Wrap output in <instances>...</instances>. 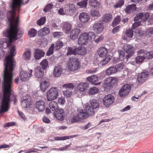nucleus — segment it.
Returning <instances> with one entry per match:
<instances>
[{
    "mask_svg": "<svg viewBox=\"0 0 153 153\" xmlns=\"http://www.w3.org/2000/svg\"><path fill=\"white\" fill-rule=\"evenodd\" d=\"M97 71V68H94L91 69L87 70L86 71V72L87 74H93L96 72Z\"/></svg>",
    "mask_w": 153,
    "mask_h": 153,
    "instance_id": "63",
    "label": "nucleus"
},
{
    "mask_svg": "<svg viewBox=\"0 0 153 153\" xmlns=\"http://www.w3.org/2000/svg\"><path fill=\"white\" fill-rule=\"evenodd\" d=\"M49 85V83L48 81L46 80L42 81L40 85L41 90L43 92H44L45 90L48 87Z\"/></svg>",
    "mask_w": 153,
    "mask_h": 153,
    "instance_id": "37",
    "label": "nucleus"
},
{
    "mask_svg": "<svg viewBox=\"0 0 153 153\" xmlns=\"http://www.w3.org/2000/svg\"><path fill=\"white\" fill-rule=\"evenodd\" d=\"M85 111L88 115L92 116L94 113L95 110L89 105H87L85 107Z\"/></svg>",
    "mask_w": 153,
    "mask_h": 153,
    "instance_id": "34",
    "label": "nucleus"
},
{
    "mask_svg": "<svg viewBox=\"0 0 153 153\" xmlns=\"http://www.w3.org/2000/svg\"><path fill=\"white\" fill-rule=\"evenodd\" d=\"M88 0H82L81 1L77 3V5L82 8H86Z\"/></svg>",
    "mask_w": 153,
    "mask_h": 153,
    "instance_id": "46",
    "label": "nucleus"
},
{
    "mask_svg": "<svg viewBox=\"0 0 153 153\" xmlns=\"http://www.w3.org/2000/svg\"><path fill=\"white\" fill-rule=\"evenodd\" d=\"M46 21V18L45 17L41 18L37 22V25L39 26L44 24Z\"/></svg>",
    "mask_w": 153,
    "mask_h": 153,
    "instance_id": "58",
    "label": "nucleus"
},
{
    "mask_svg": "<svg viewBox=\"0 0 153 153\" xmlns=\"http://www.w3.org/2000/svg\"><path fill=\"white\" fill-rule=\"evenodd\" d=\"M54 48V44H51V46L49 47L48 51H47L46 55L47 56H50L53 54Z\"/></svg>",
    "mask_w": 153,
    "mask_h": 153,
    "instance_id": "51",
    "label": "nucleus"
},
{
    "mask_svg": "<svg viewBox=\"0 0 153 153\" xmlns=\"http://www.w3.org/2000/svg\"><path fill=\"white\" fill-rule=\"evenodd\" d=\"M13 76L4 73L3 82L2 83L3 93L0 91V114L7 111L10 107L11 102L15 104L17 101L16 96L11 94Z\"/></svg>",
    "mask_w": 153,
    "mask_h": 153,
    "instance_id": "1",
    "label": "nucleus"
},
{
    "mask_svg": "<svg viewBox=\"0 0 153 153\" xmlns=\"http://www.w3.org/2000/svg\"><path fill=\"white\" fill-rule=\"evenodd\" d=\"M136 22L132 25V28L133 29H135L136 27L140 26L141 24V22L139 20L138 21H137Z\"/></svg>",
    "mask_w": 153,
    "mask_h": 153,
    "instance_id": "64",
    "label": "nucleus"
},
{
    "mask_svg": "<svg viewBox=\"0 0 153 153\" xmlns=\"http://www.w3.org/2000/svg\"><path fill=\"white\" fill-rule=\"evenodd\" d=\"M131 87L130 85H124L119 91V94L121 97H124L130 92Z\"/></svg>",
    "mask_w": 153,
    "mask_h": 153,
    "instance_id": "10",
    "label": "nucleus"
},
{
    "mask_svg": "<svg viewBox=\"0 0 153 153\" xmlns=\"http://www.w3.org/2000/svg\"><path fill=\"white\" fill-rule=\"evenodd\" d=\"M123 48L124 51L128 54L126 56L127 60L134 54V48L132 45L129 44H125Z\"/></svg>",
    "mask_w": 153,
    "mask_h": 153,
    "instance_id": "9",
    "label": "nucleus"
},
{
    "mask_svg": "<svg viewBox=\"0 0 153 153\" xmlns=\"http://www.w3.org/2000/svg\"><path fill=\"white\" fill-rule=\"evenodd\" d=\"M73 137L72 136H66L63 137H56L55 138V139L56 140H65L67 139H69Z\"/></svg>",
    "mask_w": 153,
    "mask_h": 153,
    "instance_id": "49",
    "label": "nucleus"
},
{
    "mask_svg": "<svg viewBox=\"0 0 153 153\" xmlns=\"http://www.w3.org/2000/svg\"><path fill=\"white\" fill-rule=\"evenodd\" d=\"M117 72L116 67L114 66H111L108 68L105 72L106 75H110Z\"/></svg>",
    "mask_w": 153,
    "mask_h": 153,
    "instance_id": "36",
    "label": "nucleus"
},
{
    "mask_svg": "<svg viewBox=\"0 0 153 153\" xmlns=\"http://www.w3.org/2000/svg\"><path fill=\"white\" fill-rule=\"evenodd\" d=\"M144 59V58L141 56H138L135 58L136 62L137 64L142 63Z\"/></svg>",
    "mask_w": 153,
    "mask_h": 153,
    "instance_id": "50",
    "label": "nucleus"
},
{
    "mask_svg": "<svg viewBox=\"0 0 153 153\" xmlns=\"http://www.w3.org/2000/svg\"><path fill=\"white\" fill-rule=\"evenodd\" d=\"M92 29L97 33H100L104 29V26L102 23L95 22L93 25Z\"/></svg>",
    "mask_w": 153,
    "mask_h": 153,
    "instance_id": "15",
    "label": "nucleus"
},
{
    "mask_svg": "<svg viewBox=\"0 0 153 153\" xmlns=\"http://www.w3.org/2000/svg\"><path fill=\"white\" fill-rule=\"evenodd\" d=\"M98 91V88L95 87H93L90 88L89 93L90 94L94 95L97 93Z\"/></svg>",
    "mask_w": 153,
    "mask_h": 153,
    "instance_id": "52",
    "label": "nucleus"
},
{
    "mask_svg": "<svg viewBox=\"0 0 153 153\" xmlns=\"http://www.w3.org/2000/svg\"><path fill=\"white\" fill-rule=\"evenodd\" d=\"M45 103L43 101L39 100L36 104V108L39 111H42L45 108Z\"/></svg>",
    "mask_w": 153,
    "mask_h": 153,
    "instance_id": "22",
    "label": "nucleus"
},
{
    "mask_svg": "<svg viewBox=\"0 0 153 153\" xmlns=\"http://www.w3.org/2000/svg\"><path fill=\"white\" fill-rule=\"evenodd\" d=\"M149 76V72H142L137 75V81L140 83H143L148 79Z\"/></svg>",
    "mask_w": 153,
    "mask_h": 153,
    "instance_id": "13",
    "label": "nucleus"
},
{
    "mask_svg": "<svg viewBox=\"0 0 153 153\" xmlns=\"http://www.w3.org/2000/svg\"><path fill=\"white\" fill-rule=\"evenodd\" d=\"M136 5L134 4L128 5L125 9V12L127 14H130L136 10Z\"/></svg>",
    "mask_w": 153,
    "mask_h": 153,
    "instance_id": "27",
    "label": "nucleus"
},
{
    "mask_svg": "<svg viewBox=\"0 0 153 153\" xmlns=\"http://www.w3.org/2000/svg\"><path fill=\"white\" fill-rule=\"evenodd\" d=\"M37 33V31L34 28L30 29L28 31V35L30 37H35Z\"/></svg>",
    "mask_w": 153,
    "mask_h": 153,
    "instance_id": "43",
    "label": "nucleus"
},
{
    "mask_svg": "<svg viewBox=\"0 0 153 153\" xmlns=\"http://www.w3.org/2000/svg\"><path fill=\"white\" fill-rule=\"evenodd\" d=\"M74 87V85L72 83H69L63 85L62 87L64 89L63 91L64 95L67 98L70 97L72 94V91Z\"/></svg>",
    "mask_w": 153,
    "mask_h": 153,
    "instance_id": "8",
    "label": "nucleus"
},
{
    "mask_svg": "<svg viewBox=\"0 0 153 153\" xmlns=\"http://www.w3.org/2000/svg\"><path fill=\"white\" fill-rule=\"evenodd\" d=\"M31 74L26 72L24 71H22L20 72L19 76L21 80L24 81L27 80L31 76Z\"/></svg>",
    "mask_w": 153,
    "mask_h": 153,
    "instance_id": "23",
    "label": "nucleus"
},
{
    "mask_svg": "<svg viewBox=\"0 0 153 153\" xmlns=\"http://www.w3.org/2000/svg\"><path fill=\"white\" fill-rule=\"evenodd\" d=\"M76 53L78 55H84L86 53V49L84 47L80 46L75 49Z\"/></svg>",
    "mask_w": 153,
    "mask_h": 153,
    "instance_id": "29",
    "label": "nucleus"
},
{
    "mask_svg": "<svg viewBox=\"0 0 153 153\" xmlns=\"http://www.w3.org/2000/svg\"><path fill=\"white\" fill-rule=\"evenodd\" d=\"M33 102L31 101L29 98L27 99H24L21 102V105L24 108H27L31 105Z\"/></svg>",
    "mask_w": 153,
    "mask_h": 153,
    "instance_id": "35",
    "label": "nucleus"
},
{
    "mask_svg": "<svg viewBox=\"0 0 153 153\" xmlns=\"http://www.w3.org/2000/svg\"><path fill=\"white\" fill-rule=\"evenodd\" d=\"M56 113L54 114L56 118L58 120H63L65 117V114L63 109L60 108L56 110Z\"/></svg>",
    "mask_w": 153,
    "mask_h": 153,
    "instance_id": "17",
    "label": "nucleus"
},
{
    "mask_svg": "<svg viewBox=\"0 0 153 153\" xmlns=\"http://www.w3.org/2000/svg\"><path fill=\"white\" fill-rule=\"evenodd\" d=\"M81 121L78 116V115L74 116L71 120V123H74L75 122H81Z\"/></svg>",
    "mask_w": 153,
    "mask_h": 153,
    "instance_id": "59",
    "label": "nucleus"
},
{
    "mask_svg": "<svg viewBox=\"0 0 153 153\" xmlns=\"http://www.w3.org/2000/svg\"><path fill=\"white\" fill-rule=\"evenodd\" d=\"M80 66V63L78 59L75 57L70 58L67 62L68 69L70 71H74L78 70Z\"/></svg>",
    "mask_w": 153,
    "mask_h": 153,
    "instance_id": "6",
    "label": "nucleus"
},
{
    "mask_svg": "<svg viewBox=\"0 0 153 153\" xmlns=\"http://www.w3.org/2000/svg\"><path fill=\"white\" fill-rule=\"evenodd\" d=\"M124 4V1L123 0H119L114 5L115 8L121 7Z\"/></svg>",
    "mask_w": 153,
    "mask_h": 153,
    "instance_id": "56",
    "label": "nucleus"
},
{
    "mask_svg": "<svg viewBox=\"0 0 153 153\" xmlns=\"http://www.w3.org/2000/svg\"><path fill=\"white\" fill-rule=\"evenodd\" d=\"M15 47L13 46L10 48V55L5 57L4 64V73L12 76V72L14 70L15 62L13 57L16 55Z\"/></svg>",
    "mask_w": 153,
    "mask_h": 153,
    "instance_id": "3",
    "label": "nucleus"
},
{
    "mask_svg": "<svg viewBox=\"0 0 153 153\" xmlns=\"http://www.w3.org/2000/svg\"><path fill=\"white\" fill-rule=\"evenodd\" d=\"M98 79V78L97 76L95 75L91 76L88 77L87 78V80L88 81L95 85H98L100 84V83H96Z\"/></svg>",
    "mask_w": 153,
    "mask_h": 153,
    "instance_id": "32",
    "label": "nucleus"
},
{
    "mask_svg": "<svg viewBox=\"0 0 153 153\" xmlns=\"http://www.w3.org/2000/svg\"><path fill=\"white\" fill-rule=\"evenodd\" d=\"M63 45V42L59 40L57 41L54 46V49L56 50H58L61 48Z\"/></svg>",
    "mask_w": 153,
    "mask_h": 153,
    "instance_id": "45",
    "label": "nucleus"
},
{
    "mask_svg": "<svg viewBox=\"0 0 153 153\" xmlns=\"http://www.w3.org/2000/svg\"><path fill=\"white\" fill-rule=\"evenodd\" d=\"M118 81V78L116 77H111L106 78L104 80V84L106 86L112 87Z\"/></svg>",
    "mask_w": 153,
    "mask_h": 153,
    "instance_id": "12",
    "label": "nucleus"
},
{
    "mask_svg": "<svg viewBox=\"0 0 153 153\" xmlns=\"http://www.w3.org/2000/svg\"><path fill=\"white\" fill-rule=\"evenodd\" d=\"M34 74L36 77L41 78L44 75V70L40 66H37L34 69Z\"/></svg>",
    "mask_w": 153,
    "mask_h": 153,
    "instance_id": "19",
    "label": "nucleus"
},
{
    "mask_svg": "<svg viewBox=\"0 0 153 153\" xmlns=\"http://www.w3.org/2000/svg\"><path fill=\"white\" fill-rule=\"evenodd\" d=\"M67 52L66 53L67 56L71 55H76V51L75 49H73L71 47H69L67 49Z\"/></svg>",
    "mask_w": 153,
    "mask_h": 153,
    "instance_id": "47",
    "label": "nucleus"
},
{
    "mask_svg": "<svg viewBox=\"0 0 153 153\" xmlns=\"http://www.w3.org/2000/svg\"><path fill=\"white\" fill-rule=\"evenodd\" d=\"M66 6L68 8L65 9V12L66 13V14L72 15L75 13L76 8L74 4H67Z\"/></svg>",
    "mask_w": 153,
    "mask_h": 153,
    "instance_id": "16",
    "label": "nucleus"
},
{
    "mask_svg": "<svg viewBox=\"0 0 153 153\" xmlns=\"http://www.w3.org/2000/svg\"><path fill=\"white\" fill-rule=\"evenodd\" d=\"M142 56L144 58V59H151V56H150V52L147 51H145Z\"/></svg>",
    "mask_w": 153,
    "mask_h": 153,
    "instance_id": "60",
    "label": "nucleus"
},
{
    "mask_svg": "<svg viewBox=\"0 0 153 153\" xmlns=\"http://www.w3.org/2000/svg\"><path fill=\"white\" fill-rule=\"evenodd\" d=\"M121 20L120 17L119 16H116L114 18L111 24V25L113 27H115L117 25L119 24Z\"/></svg>",
    "mask_w": 153,
    "mask_h": 153,
    "instance_id": "44",
    "label": "nucleus"
},
{
    "mask_svg": "<svg viewBox=\"0 0 153 153\" xmlns=\"http://www.w3.org/2000/svg\"><path fill=\"white\" fill-rule=\"evenodd\" d=\"M62 72V69L60 67L58 66L55 67L53 71L54 76L55 77H58L60 76Z\"/></svg>",
    "mask_w": 153,
    "mask_h": 153,
    "instance_id": "33",
    "label": "nucleus"
},
{
    "mask_svg": "<svg viewBox=\"0 0 153 153\" xmlns=\"http://www.w3.org/2000/svg\"><path fill=\"white\" fill-rule=\"evenodd\" d=\"M79 18L80 21L82 23L87 22L90 19L89 15L85 12L80 13L79 16Z\"/></svg>",
    "mask_w": 153,
    "mask_h": 153,
    "instance_id": "20",
    "label": "nucleus"
},
{
    "mask_svg": "<svg viewBox=\"0 0 153 153\" xmlns=\"http://www.w3.org/2000/svg\"><path fill=\"white\" fill-rule=\"evenodd\" d=\"M91 107L95 110L98 108L99 104L96 100L93 99L91 100Z\"/></svg>",
    "mask_w": 153,
    "mask_h": 153,
    "instance_id": "42",
    "label": "nucleus"
},
{
    "mask_svg": "<svg viewBox=\"0 0 153 153\" xmlns=\"http://www.w3.org/2000/svg\"><path fill=\"white\" fill-rule=\"evenodd\" d=\"M80 32V30L79 29L75 28L73 29L71 32L70 38L72 39H76L78 36V35Z\"/></svg>",
    "mask_w": 153,
    "mask_h": 153,
    "instance_id": "21",
    "label": "nucleus"
},
{
    "mask_svg": "<svg viewBox=\"0 0 153 153\" xmlns=\"http://www.w3.org/2000/svg\"><path fill=\"white\" fill-rule=\"evenodd\" d=\"M19 17L18 16L16 22L14 21L10 22V26L9 29L4 31L3 34L7 37L9 39L2 38L0 39V46L4 48H6L10 46L13 40L17 39V36L18 35L19 37L21 36V33H18V26L19 24Z\"/></svg>",
    "mask_w": 153,
    "mask_h": 153,
    "instance_id": "2",
    "label": "nucleus"
},
{
    "mask_svg": "<svg viewBox=\"0 0 153 153\" xmlns=\"http://www.w3.org/2000/svg\"><path fill=\"white\" fill-rule=\"evenodd\" d=\"M125 33L126 36L128 37L132 38L133 36V31L131 29H127Z\"/></svg>",
    "mask_w": 153,
    "mask_h": 153,
    "instance_id": "53",
    "label": "nucleus"
},
{
    "mask_svg": "<svg viewBox=\"0 0 153 153\" xmlns=\"http://www.w3.org/2000/svg\"><path fill=\"white\" fill-rule=\"evenodd\" d=\"M89 5L91 7L97 9L100 8L101 6L100 3L97 0H90Z\"/></svg>",
    "mask_w": 153,
    "mask_h": 153,
    "instance_id": "26",
    "label": "nucleus"
},
{
    "mask_svg": "<svg viewBox=\"0 0 153 153\" xmlns=\"http://www.w3.org/2000/svg\"><path fill=\"white\" fill-rule=\"evenodd\" d=\"M112 18V15L111 13H105L102 17V21L105 23H108L111 21Z\"/></svg>",
    "mask_w": 153,
    "mask_h": 153,
    "instance_id": "24",
    "label": "nucleus"
},
{
    "mask_svg": "<svg viewBox=\"0 0 153 153\" xmlns=\"http://www.w3.org/2000/svg\"><path fill=\"white\" fill-rule=\"evenodd\" d=\"M114 99L111 94H108L105 96L103 99L104 105L107 107H109L114 102Z\"/></svg>",
    "mask_w": 153,
    "mask_h": 153,
    "instance_id": "14",
    "label": "nucleus"
},
{
    "mask_svg": "<svg viewBox=\"0 0 153 153\" xmlns=\"http://www.w3.org/2000/svg\"><path fill=\"white\" fill-rule=\"evenodd\" d=\"M94 39H95L94 40L95 42L96 43H98L103 40L104 37L102 35H101L97 37L95 36V38Z\"/></svg>",
    "mask_w": 153,
    "mask_h": 153,
    "instance_id": "57",
    "label": "nucleus"
},
{
    "mask_svg": "<svg viewBox=\"0 0 153 153\" xmlns=\"http://www.w3.org/2000/svg\"><path fill=\"white\" fill-rule=\"evenodd\" d=\"M91 15L93 16H99L100 15V12L95 10H93L91 11Z\"/></svg>",
    "mask_w": 153,
    "mask_h": 153,
    "instance_id": "55",
    "label": "nucleus"
},
{
    "mask_svg": "<svg viewBox=\"0 0 153 153\" xmlns=\"http://www.w3.org/2000/svg\"><path fill=\"white\" fill-rule=\"evenodd\" d=\"M107 53V50L104 47H100L98 50V54L100 57H105Z\"/></svg>",
    "mask_w": 153,
    "mask_h": 153,
    "instance_id": "30",
    "label": "nucleus"
},
{
    "mask_svg": "<svg viewBox=\"0 0 153 153\" xmlns=\"http://www.w3.org/2000/svg\"><path fill=\"white\" fill-rule=\"evenodd\" d=\"M77 115L81 121L82 120L86 119L88 117V114L83 109L80 110Z\"/></svg>",
    "mask_w": 153,
    "mask_h": 153,
    "instance_id": "31",
    "label": "nucleus"
},
{
    "mask_svg": "<svg viewBox=\"0 0 153 153\" xmlns=\"http://www.w3.org/2000/svg\"><path fill=\"white\" fill-rule=\"evenodd\" d=\"M124 66L123 62H122L116 65V68L117 69V71H120L122 70Z\"/></svg>",
    "mask_w": 153,
    "mask_h": 153,
    "instance_id": "61",
    "label": "nucleus"
},
{
    "mask_svg": "<svg viewBox=\"0 0 153 153\" xmlns=\"http://www.w3.org/2000/svg\"><path fill=\"white\" fill-rule=\"evenodd\" d=\"M72 25L71 23L67 22H65L63 23V29L66 30V33L70 31L72 27Z\"/></svg>",
    "mask_w": 153,
    "mask_h": 153,
    "instance_id": "38",
    "label": "nucleus"
},
{
    "mask_svg": "<svg viewBox=\"0 0 153 153\" xmlns=\"http://www.w3.org/2000/svg\"><path fill=\"white\" fill-rule=\"evenodd\" d=\"M49 64L46 59H44L40 63L42 69L45 70L49 67Z\"/></svg>",
    "mask_w": 153,
    "mask_h": 153,
    "instance_id": "40",
    "label": "nucleus"
},
{
    "mask_svg": "<svg viewBox=\"0 0 153 153\" xmlns=\"http://www.w3.org/2000/svg\"><path fill=\"white\" fill-rule=\"evenodd\" d=\"M31 53V52L29 49L26 50L23 55L24 59L25 60H29L30 58Z\"/></svg>",
    "mask_w": 153,
    "mask_h": 153,
    "instance_id": "41",
    "label": "nucleus"
},
{
    "mask_svg": "<svg viewBox=\"0 0 153 153\" xmlns=\"http://www.w3.org/2000/svg\"><path fill=\"white\" fill-rule=\"evenodd\" d=\"M29 0H16L14 4H13L12 7V10L7 12V17L8 21H14L16 22L17 19L15 18L16 9L17 7H18V11L20 10V6L22 4H25L27 3Z\"/></svg>",
    "mask_w": 153,
    "mask_h": 153,
    "instance_id": "4",
    "label": "nucleus"
},
{
    "mask_svg": "<svg viewBox=\"0 0 153 153\" xmlns=\"http://www.w3.org/2000/svg\"><path fill=\"white\" fill-rule=\"evenodd\" d=\"M149 13L148 12L145 13H140L134 17V21L136 22L140 20L142 22H145L149 17Z\"/></svg>",
    "mask_w": 153,
    "mask_h": 153,
    "instance_id": "11",
    "label": "nucleus"
},
{
    "mask_svg": "<svg viewBox=\"0 0 153 153\" xmlns=\"http://www.w3.org/2000/svg\"><path fill=\"white\" fill-rule=\"evenodd\" d=\"M58 91L56 87L50 88L47 94V99L48 101H51L56 99L58 96Z\"/></svg>",
    "mask_w": 153,
    "mask_h": 153,
    "instance_id": "7",
    "label": "nucleus"
},
{
    "mask_svg": "<svg viewBox=\"0 0 153 153\" xmlns=\"http://www.w3.org/2000/svg\"><path fill=\"white\" fill-rule=\"evenodd\" d=\"M45 53L40 49L35 50L34 56L36 60H39L44 56Z\"/></svg>",
    "mask_w": 153,
    "mask_h": 153,
    "instance_id": "18",
    "label": "nucleus"
},
{
    "mask_svg": "<svg viewBox=\"0 0 153 153\" xmlns=\"http://www.w3.org/2000/svg\"><path fill=\"white\" fill-rule=\"evenodd\" d=\"M50 29L46 27H44L38 31L39 36L43 37L46 36L50 32Z\"/></svg>",
    "mask_w": 153,
    "mask_h": 153,
    "instance_id": "25",
    "label": "nucleus"
},
{
    "mask_svg": "<svg viewBox=\"0 0 153 153\" xmlns=\"http://www.w3.org/2000/svg\"><path fill=\"white\" fill-rule=\"evenodd\" d=\"M88 84L86 82H82L79 84L77 86V89L79 91L83 92L88 88Z\"/></svg>",
    "mask_w": 153,
    "mask_h": 153,
    "instance_id": "28",
    "label": "nucleus"
},
{
    "mask_svg": "<svg viewBox=\"0 0 153 153\" xmlns=\"http://www.w3.org/2000/svg\"><path fill=\"white\" fill-rule=\"evenodd\" d=\"M111 59L110 56L106 57L104 59L101 61L100 63V65H103L107 64Z\"/></svg>",
    "mask_w": 153,
    "mask_h": 153,
    "instance_id": "48",
    "label": "nucleus"
},
{
    "mask_svg": "<svg viewBox=\"0 0 153 153\" xmlns=\"http://www.w3.org/2000/svg\"><path fill=\"white\" fill-rule=\"evenodd\" d=\"M53 5L50 3L48 4L44 8L43 11L45 13L50 11L52 8Z\"/></svg>",
    "mask_w": 153,
    "mask_h": 153,
    "instance_id": "54",
    "label": "nucleus"
},
{
    "mask_svg": "<svg viewBox=\"0 0 153 153\" xmlns=\"http://www.w3.org/2000/svg\"><path fill=\"white\" fill-rule=\"evenodd\" d=\"M58 103L60 105H63L65 102V101L64 97H62L59 98L58 100Z\"/></svg>",
    "mask_w": 153,
    "mask_h": 153,
    "instance_id": "62",
    "label": "nucleus"
},
{
    "mask_svg": "<svg viewBox=\"0 0 153 153\" xmlns=\"http://www.w3.org/2000/svg\"><path fill=\"white\" fill-rule=\"evenodd\" d=\"M95 38V34L93 32H84L79 36L78 39V44L80 45H86L88 42Z\"/></svg>",
    "mask_w": 153,
    "mask_h": 153,
    "instance_id": "5",
    "label": "nucleus"
},
{
    "mask_svg": "<svg viewBox=\"0 0 153 153\" xmlns=\"http://www.w3.org/2000/svg\"><path fill=\"white\" fill-rule=\"evenodd\" d=\"M49 107L52 111H54L58 109V106L57 103L54 101H52L49 103Z\"/></svg>",
    "mask_w": 153,
    "mask_h": 153,
    "instance_id": "39",
    "label": "nucleus"
}]
</instances>
